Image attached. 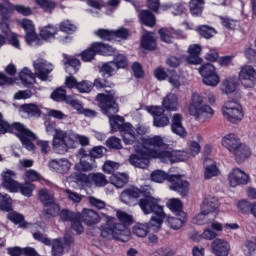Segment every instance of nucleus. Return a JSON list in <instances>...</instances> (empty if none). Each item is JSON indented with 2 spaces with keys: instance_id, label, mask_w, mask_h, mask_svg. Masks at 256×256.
Listing matches in <instances>:
<instances>
[{
  "instance_id": "nucleus-35",
  "label": "nucleus",
  "mask_w": 256,
  "mask_h": 256,
  "mask_svg": "<svg viewBox=\"0 0 256 256\" xmlns=\"http://www.w3.org/2000/svg\"><path fill=\"white\" fill-rule=\"evenodd\" d=\"M20 80L23 85L28 87V85H33L35 83V74L29 70V68L25 67L19 73Z\"/></svg>"
},
{
  "instance_id": "nucleus-44",
  "label": "nucleus",
  "mask_w": 256,
  "mask_h": 256,
  "mask_svg": "<svg viewBox=\"0 0 256 256\" xmlns=\"http://www.w3.org/2000/svg\"><path fill=\"white\" fill-rule=\"evenodd\" d=\"M202 81L204 85H207L208 87H217L221 81V78L215 70L214 72L208 74L206 77L202 78Z\"/></svg>"
},
{
  "instance_id": "nucleus-4",
  "label": "nucleus",
  "mask_w": 256,
  "mask_h": 256,
  "mask_svg": "<svg viewBox=\"0 0 256 256\" xmlns=\"http://www.w3.org/2000/svg\"><path fill=\"white\" fill-rule=\"evenodd\" d=\"M106 217V224L100 226L103 239H116L125 243L129 240V230L123 224H117L115 218L102 214Z\"/></svg>"
},
{
  "instance_id": "nucleus-61",
  "label": "nucleus",
  "mask_w": 256,
  "mask_h": 256,
  "mask_svg": "<svg viewBox=\"0 0 256 256\" xmlns=\"http://www.w3.org/2000/svg\"><path fill=\"white\" fill-rule=\"evenodd\" d=\"M112 63H114V67L116 69H125V67H127V57L118 54L117 56H115L114 61H112Z\"/></svg>"
},
{
  "instance_id": "nucleus-11",
  "label": "nucleus",
  "mask_w": 256,
  "mask_h": 256,
  "mask_svg": "<svg viewBox=\"0 0 256 256\" xmlns=\"http://www.w3.org/2000/svg\"><path fill=\"white\" fill-rule=\"evenodd\" d=\"M171 191H176L181 197H186L189 193V182L181 179V175H171L168 177Z\"/></svg>"
},
{
  "instance_id": "nucleus-52",
  "label": "nucleus",
  "mask_w": 256,
  "mask_h": 256,
  "mask_svg": "<svg viewBox=\"0 0 256 256\" xmlns=\"http://www.w3.org/2000/svg\"><path fill=\"white\" fill-rule=\"evenodd\" d=\"M215 218H209V214L207 213H203V210H201V212L196 215L193 219L194 223H196V225H207L209 223H211V221H214Z\"/></svg>"
},
{
  "instance_id": "nucleus-49",
  "label": "nucleus",
  "mask_w": 256,
  "mask_h": 256,
  "mask_svg": "<svg viewBox=\"0 0 256 256\" xmlns=\"http://www.w3.org/2000/svg\"><path fill=\"white\" fill-rule=\"evenodd\" d=\"M8 219L12 221V223L19 225V227H21L22 229H25V227H27V222H25V217H23V215L17 212L9 213Z\"/></svg>"
},
{
  "instance_id": "nucleus-55",
  "label": "nucleus",
  "mask_w": 256,
  "mask_h": 256,
  "mask_svg": "<svg viewBox=\"0 0 256 256\" xmlns=\"http://www.w3.org/2000/svg\"><path fill=\"white\" fill-rule=\"evenodd\" d=\"M77 91L79 93H91L93 91V82L83 80L77 84Z\"/></svg>"
},
{
  "instance_id": "nucleus-2",
  "label": "nucleus",
  "mask_w": 256,
  "mask_h": 256,
  "mask_svg": "<svg viewBox=\"0 0 256 256\" xmlns=\"http://www.w3.org/2000/svg\"><path fill=\"white\" fill-rule=\"evenodd\" d=\"M144 147H158L160 150L152 149L153 159H159L161 163H167L168 165H173V163H179L180 161H187L189 158V154L186 151L175 150L165 144L161 136L145 139Z\"/></svg>"
},
{
  "instance_id": "nucleus-37",
  "label": "nucleus",
  "mask_w": 256,
  "mask_h": 256,
  "mask_svg": "<svg viewBox=\"0 0 256 256\" xmlns=\"http://www.w3.org/2000/svg\"><path fill=\"white\" fill-rule=\"evenodd\" d=\"M36 3L40 9H42L44 13H48V15H51L57 7V2H55V0H36Z\"/></svg>"
},
{
  "instance_id": "nucleus-38",
  "label": "nucleus",
  "mask_w": 256,
  "mask_h": 256,
  "mask_svg": "<svg viewBox=\"0 0 256 256\" xmlns=\"http://www.w3.org/2000/svg\"><path fill=\"white\" fill-rule=\"evenodd\" d=\"M64 67L69 75H73L79 71V67H81V61L76 58H70L64 62Z\"/></svg>"
},
{
  "instance_id": "nucleus-25",
  "label": "nucleus",
  "mask_w": 256,
  "mask_h": 256,
  "mask_svg": "<svg viewBox=\"0 0 256 256\" xmlns=\"http://www.w3.org/2000/svg\"><path fill=\"white\" fill-rule=\"evenodd\" d=\"M203 165L205 167V179H212V177H217L219 175V169L211 158H206Z\"/></svg>"
},
{
  "instance_id": "nucleus-22",
  "label": "nucleus",
  "mask_w": 256,
  "mask_h": 256,
  "mask_svg": "<svg viewBox=\"0 0 256 256\" xmlns=\"http://www.w3.org/2000/svg\"><path fill=\"white\" fill-rule=\"evenodd\" d=\"M241 140L237 138L235 134H228L222 138V145L225 147L230 153L235 152L238 147H240Z\"/></svg>"
},
{
  "instance_id": "nucleus-31",
  "label": "nucleus",
  "mask_w": 256,
  "mask_h": 256,
  "mask_svg": "<svg viewBox=\"0 0 256 256\" xmlns=\"http://www.w3.org/2000/svg\"><path fill=\"white\" fill-rule=\"evenodd\" d=\"M15 11V4L9 0H5L3 4L0 3V15L2 19H11L13 12Z\"/></svg>"
},
{
  "instance_id": "nucleus-59",
  "label": "nucleus",
  "mask_w": 256,
  "mask_h": 256,
  "mask_svg": "<svg viewBox=\"0 0 256 256\" xmlns=\"http://www.w3.org/2000/svg\"><path fill=\"white\" fill-rule=\"evenodd\" d=\"M199 74L201 75L202 79L206 76L211 75L212 72L216 71L215 66L211 63H206L202 65L199 69Z\"/></svg>"
},
{
  "instance_id": "nucleus-5",
  "label": "nucleus",
  "mask_w": 256,
  "mask_h": 256,
  "mask_svg": "<svg viewBox=\"0 0 256 256\" xmlns=\"http://www.w3.org/2000/svg\"><path fill=\"white\" fill-rule=\"evenodd\" d=\"M188 111L192 117H195L197 121H201L202 123L209 121L215 115L213 108L205 103L203 96L199 93L192 94Z\"/></svg>"
},
{
  "instance_id": "nucleus-14",
  "label": "nucleus",
  "mask_w": 256,
  "mask_h": 256,
  "mask_svg": "<svg viewBox=\"0 0 256 256\" xmlns=\"http://www.w3.org/2000/svg\"><path fill=\"white\" fill-rule=\"evenodd\" d=\"M17 174L13 170H6L2 173V187L8 189L11 193L19 191V182L15 180Z\"/></svg>"
},
{
  "instance_id": "nucleus-23",
  "label": "nucleus",
  "mask_w": 256,
  "mask_h": 256,
  "mask_svg": "<svg viewBox=\"0 0 256 256\" xmlns=\"http://www.w3.org/2000/svg\"><path fill=\"white\" fill-rule=\"evenodd\" d=\"M171 130L175 135H179V137H185L187 135V131L183 127V116L181 114L173 115Z\"/></svg>"
},
{
  "instance_id": "nucleus-56",
  "label": "nucleus",
  "mask_w": 256,
  "mask_h": 256,
  "mask_svg": "<svg viewBox=\"0 0 256 256\" xmlns=\"http://www.w3.org/2000/svg\"><path fill=\"white\" fill-rule=\"evenodd\" d=\"M0 209L11 211V197L8 194L0 193Z\"/></svg>"
},
{
  "instance_id": "nucleus-54",
  "label": "nucleus",
  "mask_w": 256,
  "mask_h": 256,
  "mask_svg": "<svg viewBox=\"0 0 256 256\" xmlns=\"http://www.w3.org/2000/svg\"><path fill=\"white\" fill-rule=\"evenodd\" d=\"M198 31L201 35V37H204V39H211L214 35L217 34V31L214 30L213 27H209L207 25H202L198 28Z\"/></svg>"
},
{
  "instance_id": "nucleus-6",
  "label": "nucleus",
  "mask_w": 256,
  "mask_h": 256,
  "mask_svg": "<svg viewBox=\"0 0 256 256\" xmlns=\"http://www.w3.org/2000/svg\"><path fill=\"white\" fill-rule=\"evenodd\" d=\"M52 147L55 153L65 155L69 149L75 147V133L71 130L65 131L62 129H55Z\"/></svg>"
},
{
  "instance_id": "nucleus-1",
  "label": "nucleus",
  "mask_w": 256,
  "mask_h": 256,
  "mask_svg": "<svg viewBox=\"0 0 256 256\" xmlns=\"http://www.w3.org/2000/svg\"><path fill=\"white\" fill-rule=\"evenodd\" d=\"M99 101V107L104 115L108 116L112 131H129L131 123H125V118L116 115L119 113V105L117 104V96L111 90L108 94H98L96 97Z\"/></svg>"
},
{
  "instance_id": "nucleus-58",
  "label": "nucleus",
  "mask_w": 256,
  "mask_h": 256,
  "mask_svg": "<svg viewBox=\"0 0 256 256\" xmlns=\"http://www.w3.org/2000/svg\"><path fill=\"white\" fill-rule=\"evenodd\" d=\"M19 186L18 191H20V193H22L25 197H31V195H33L35 186L32 183L26 182L24 184H19Z\"/></svg>"
},
{
  "instance_id": "nucleus-33",
  "label": "nucleus",
  "mask_w": 256,
  "mask_h": 256,
  "mask_svg": "<svg viewBox=\"0 0 256 256\" xmlns=\"http://www.w3.org/2000/svg\"><path fill=\"white\" fill-rule=\"evenodd\" d=\"M60 210L61 208L59 207V204L54 201L44 205L43 215L46 219H51V217H57Z\"/></svg>"
},
{
  "instance_id": "nucleus-64",
  "label": "nucleus",
  "mask_w": 256,
  "mask_h": 256,
  "mask_svg": "<svg viewBox=\"0 0 256 256\" xmlns=\"http://www.w3.org/2000/svg\"><path fill=\"white\" fill-rule=\"evenodd\" d=\"M220 21L226 29H235L237 27V20H233L227 16H220Z\"/></svg>"
},
{
  "instance_id": "nucleus-30",
  "label": "nucleus",
  "mask_w": 256,
  "mask_h": 256,
  "mask_svg": "<svg viewBox=\"0 0 256 256\" xmlns=\"http://www.w3.org/2000/svg\"><path fill=\"white\" fill-rule=\"evenodd\" d=\"M156 216H153L149 223H146L148 225V231H154V233H157L161 229V225H163V219L165 217V212L163 214H155Z\"/></svg>"
},
{
  "instance_id": "nucleus-32",
  "label": "nucleus",
  "mask_w": 256,
  "mask_h": 256,
  "mask_svg": "<svg viewBox=\"0 0 256 256\" xmlns=\"http://www.w3.org/2000/svg\"><path fill=\"white\" fill-rule=\"evenodd\" d=\"M141 46L148 51H155V49H157V40L155 39V36L151 33H146L142 38Z\"/></svg>"
},
{
  "instance_id": "nucleus-9",
  "label": "nucleus",
  "mask_w": 256,
  "mask_h": 256,
  "mask_svg": "<svg viewBox=\"0 0 256 256\" xmlns=\"http://www.w3.org/2000/svg\"><path fill=\"white\" fill-rule=\"evenodd\" d=\"M145 198H141L138 205L144 215H163V206L159 205V200L151 196L150 193H144Z\"/></svg>"
},
{
  "instance_id": "nucleus-48",
  "label": "nucleus",
  "mask_w": 256,
  "mask_h": 256,
  "mask_svg": "<svg viewBox=\"0 0 256 256\" xmlns=\"http://www.w3.org/2000/svg\"><path fill=\"white\" fill-rule=\"evenodd\" d=\"M167 207L170 209V211H172L173 213H177L178 215H181V213H183V211H181L183 209V203H181V200L177 198H172L168 200Z\"/></svg>"
},
{
  "instance_id": "nucleus-46",
  "label": "nucleus",
  "mask_w": 256,
  "mask_h": 256,
  "mask_svg": "<svg viewBox=\"0 0 256 256\" xmlns=\"http://www.w3.org/2000/svg\"><path fill=\"white\" fill-rule=\"evenodd\" d=\"M217 234L215 231H213L211 228H206L204 232L199 234H194V236L191 237V239H194V241H200V239H206V241H212V239H216Z\"/></svg>"
},
{
  "instance_id": "nucleus-21",
  "label": "nucleus",
  "mask_w": 256,
  "mask_h": 256,
  "mask_svg": "<svg viewBox=\"0 0 256 256\" xmlns=\"http://www.w3.org/2000/svg\"><path fill=\"white\" fill-rule=\"evenodd\" d=\"M219 209V200L213 196L206 197L201 204V211L213 215Z\"/></svg>"
},
{
  "instance_id": "nucleus-15",
  "label": "nucleus",
  "mask_w": 256,
  "mask_h": 256,
  "mask_svg": "<svg viewBox=\"0 0 256 256\" xmlns=\"http://www.w3.org/2000/svg\"><path fill=\"white\" fill-rule=\"evenodd\" d=\"M149 113L154 117L155 127H167L169 125V117L165 114V109L161 106H152L148 109Z\"/></svg>"
},
{
  "instance_id": "nucleus-16",
  "label": "nucleus",
  "mask_w": 256,
  "mask_h": 256,
  "mask_svg": "<svg viewBox=\"0 0 256 256\" xmlns=\"http://www.w3.org/2000/svg\"><path fill=\"white\" fill-rule=\"evenodd\" d=\"M230 187H237L238 185H247L249 183V175L239 168H234L228 175Z\"/></svg>"
},
{
  "instance_id": "nucleus-40",
  "label": "nucleus",
  "mask_w": 256,
  "mask_h": 256,
  "mask_svg": "<svg viewBox=\"0 0 256 256\" xmlns=\"http://www.w3.org/2000/svg\"><path fill=\"white\" fill-rule=\"evenodd\" d=\"M93 47L94 49H96L98 55H113V53H115V48H113L110 45L107 44H103L101 42H95L93 43Z\"/></svg>"
},
{
  "instance_id": "nucleus-28",
  "label": "nucleus",
  "mask_w": 256,
  "mask_h": 256,
  "mask_svg": "<svg viewBox=\"0 0 256 256\" xmlns=\"http://www.w3.org/2000/svg\"><path fill=\"white\" fill-rule=\"evenodd\" d=\"M238 86L239 80L236 77H229L222 81L221 90L223 93H226V95H229L230 93H234Z\"/></svg>"
},
{
  "instance_id": "nucleus-50",
  "label": "nucleus",
  "mask_w": 256,
  "mask_h": 256,
  "mask_svg": "<svg viewBox=\"0 0 256 256\" xmlns=\"http://www.w3.org/2000/svg\"><path fill=\"white\" fill-rule=\"evenodd\" d=\"M171 175L165 173L163 170H155L151 174V179L154 183H163V181H169Z\"/></svg>"
},
{
  "instance_id": "nucleus-36",
  "label": "nucleus",
  "mask_w": 256,
  "mask_h": 256,
  "mask_svg": "<svg viewBox=\"0 0 256 256\" xmlns=\"http://www.w3.org/2000/svg\"><path fill=\"white\" fill-rule=\"evenodd\" d=\"M139 18L146 27H155V15H153L149 10H142L139 14Z\"/></svg>"
},
{
  "instance_id": "nucleus-7",
  "label": "nucleus",
  "mask_w": 256,
  "mask_h": 256,
  "mask_svg": "<svg viewBox=\"0 0 256 256\" xmlns=\"http://www.w3.org/2000/svg\"><path fill=\"white\" fill-rule=\"evenodd\" d=\"M145 147V141H143L142 148H135V154L129 156V163L136 169H147L153 159V150Z\"/></svg>"
},
{
  "instance_id": "nucleus-17",
  "label": "nucleus",
  "mask_w": 256,
  "mask_h": 256,
  "mask_svg": "<svg viewBox=\"0 0 256 256\" xmlns=\"http://www.w3.org/2000/svg\"><path fill=\"white\" fill-rule=\"evenodd\" d=\"M80 215L82 221L88 227H93V225H98V223H101V216L99 215V213H97V211L93 209L84 208Z\"/></svg>"
},
{
  "instance_id": "nucleus-8",
  "label": "nucleus",
  "mask_w": 256,
  "mask_h": 256,
  "mask_svg": "<svg viewBox=\"0 0 256 256\" xmlns=\"http://www.w3.org/2000/svg\"><path fill=\"white\" fill-rule=\"evenodd\" d=\"M222 115L229 123H240L243 119V108L237 101L229 100L222 107Z\"/></svg>"
},
{
  "instance_id": "nucleus-57",
  "label": "nucleus",
  "mask_w": 256,
  "mask_h": 256,
  "mask_svg": "<svg viewBox=\"0 0 256 256\" xmlns=\"http://www.w3.org/2000/svg\"><path fill=\"white\" fill-rule=\"evenodd\" d=\"M119 167V163L108 160L103 165V172L108 173L109 175H115L114 173L117 171V169H119Z\"/></svg>"
},
{
  "instance_id": "nucleus-45",
  "label": "nucleus",
  "mask_w": 256,
  "mask_h": 256,
  "mask_svg": "<svg viewBox=\"0 0 256 256\" xmlns=\"http://www.w3.org/2000/svg\"><path fill=\"white\" fill-rule=\"evenodd\" d=\"M90 179L95 184V187H105L109 183L107 176L103 173H92L90 174Z\"/></svg>"
},
{
  "instance_id": "nucleus-39",
  "label": "nucleus",
  "mask_w": 256,
  "mask_h": 256,
  "mask_svg": "<svg viewBox=\"0 0 256 256\" xmlns=\"http://www.w3.org/2000/svg\"><path fill=\"white\" fill-rule=\"evenodd\" d=\"M203 5H205V0H191L189 3L191 15L199 17L203 13Z\"/></svg>"
},
{
  "instance_id": "nucleus-42",
  "label": "nucleus",
  "mask_w": 256,
  "mask_h": 256,
  "mask_svg": "<svg viewBox=\"0 0 256 256\" xmlns=\"http://www.w3.org/2000/svg\"><path fill=\"white\" fill-rule=\"evenodd\" d=\"M57 35V27L49 24L40 29V37L44 39V41H48V39H53Z\"/></svg>"
},
{
  "instance_id": "nucleus-19",
  "label": "nucleus",
  "mask_w": 256,
  "mask_h": 256,
  "mask_svg": "<svg viewBox=\"0 0 256 256\" xmlns=\"http://www.w3.org/2000/svg\"><path fill=\"white\" fill-rule=\"evenodd\" d=\"M141 197V190L138 188H128L121 192L120 201L124 205H133L135 199Z\"/></svg>"
},
{
  "instance_id": "nucleus-63",
  "label": "nucleus",
  "mask_w": 256,
  "mask_h": 256,
  "mask_svg": "<svg viewBox=\"0 0 256 256\" xmlns=\"http://www.w3.org/2000/svg\"><path fill=\"white\" fill-rule=\"evenodd\" d=\"M88 201H89V204L92 206V207H94L95 209H99V210H101V209H105V207H106V203H105V201H103V200H101V199H98V198H96V197H94V196H89L88 197Z\"/></svg>"
},
{
  "instance_id": "nucleus-26",
  "label": "nucleus",
  "mask_w": 256,
  "mask_h": 256,
  "mask_svg": "<svg viewBox=\"0 0 256 256\" xmlns=\"http://www.w3.org/2000/svg\"><path fill=\"white\" fill-rule=\"evenodd\" d=\"M185 221H187L185 212H180L178 216H168L167 218V224L171 229H174V231L181 229Z\"/></svg>"
},
{
  "instance_id": "nucleus-3",
  "label": "nucleus",
  "mask_w": 256,
  "mask_h": 256,
  "mask_svg": "<svg viewBox=\"0 0 256 256\" xmlns=\"http://www.w3.org/2000/svg\"><path fill=\"white\" fill-rule=\"evenodd\" d=\"M17 131V137L20 139L22 145L28 151H33L35 149V145L33 141L37 139V136L31 132L29 129L25 128V126L21 123H14L9 125L5 120H3V115L0 113V135H5V133Z\"/></svg>"
},
{
  "instance_id": "nucleus-62",
  "label": "nucleus",
  "mask_w": 256,
  "mask_h": 256,
  "mask_svg": "<svg viewBox=\"0 0 256 256\" xmlns=\"http://www.w3.org/2000/svg\"><path fill=\"white\" fill-rule=\"evenodd\" d=\"M106 145L107 147H109V149H123V145L121 144V139L115 136L108 138L106 141Z\"/></svg>"
},
{
  "instance_id": "nucleus-51",
  "label": "nucleus",
  "mask_w": 256,
  "mask_h": 256,
  "mask_svg": "<svg viewBox=\"0 0 256 256\" xmlns=\"http://www.w3.org/2000/svg\"><path fill=\"white\" fill-rule=\"evenodd\" d=\"M96 55H98L97 48L93 47V44H92L90 48L84 50L81 53V59L82 61H85L86 63H88V61H93Z\"/></svg>"
},
{
  "instance_id": "nucleus-10",
  "label": "nucleus",
  "mask_w": 256,
  "mask_h": 256,
  "mask_svg": "<svg viewBox=\"0 0 256 256\" xmlns=\"http://www.w3.org/2000/svg\"><path fill=\"white\" fill-rule=\"evenodd\" d=\"M59 217L61 221H68L71 223L72 229L76 231L78 235L83 233V223L81 222V213H74L67 209H64L60 212Z\"/></svg>"
},
{
  "instance_id": "nucleus-60",
  "label": "nucleus",
  "mask_w": 256,
  "mask_h": 256,
  "mask_svg": "<svg viewBox=\"0 0 256 256\" xmlns=\"http://www.w3.org/2000/svg\"><path fill=\"white\" fill-rule=\"evenodd\" d=\"M117 218L119 219L120 222H122L121 225H124V227L126 228H127L126 225H131V223H133V216L123 211H117Z\"/></svg>"
},
{
  "instance_id": "nucleus-24",
  "label": "nucleus",
  "mask_w": 256,
  "mask_h": 256,
  "mask_svg": "<svg viewBox=\"0 0 256 256\" xmlns=\"http://www.w3.org/2000/svg\"><path fill=\"white\" fill-rule=\"evenodd\" d=\"M162 105L166 111H177L179 109V98L176 94L169 93L164 97Z\"/></svg>"
},
{
  "instance_id": "nucleus-12",
  "label": "nucleus",
  "mask_w": 256,
  "mask_h": 256,
  "mask_svg": "<svg viewBox=\"0 0 256 256\" xmlns=\"http://www.w3.org/2000/svg\"><path fill=\"white\" fill-rule=\"evenodd\" d=\"M239 79L244 87H255L256 83V71L251 65H245L239 72Z\"/></svg>"
},
{
  "instance_id": "nucleus-43",
  "label": "nucleus",
  "mask_w": 256,
  "mask_h": 256,
  "mask_svg": "<svg viewBox=\"0 0 256 256\" xmlns=\"http://www.w3.org/2000/svg\"><path fill=\"white\" fill-rule=\"evenodd\" d=\"M132 232L136 237H147V235H149V225H147V223H137L133 226Z\"/></svg>"
},
{
  "instance_id": "nucleus-47",
  "label": "nucleus",
  "mask_w": 256,
  "mask_h": 256,
  "mask_svg": "<svg viewBox=\"0 0 256 256\" xmlns=\"http://www.w3.org/2000/svg\"><path fill=\"white\" fill-rule=\"evenodd\" d=\"M39 199L44 206L55 202V196L47 189H41L39 191Z\"/></svg>"
},
{
  "instance_id": "nucleus-13",
  "label": "nucleus",
  "mask_w": 256,
  "mask_h": 256,
  "mask_svg": "<svg viewBox=\"0 0 256 256\" xmlns=\"http://www.w3.org/2000/svg\"><path fill=\"white\" fill-rule=\"evenodd\" d=\"M33 67L38 79H41V81H47V79H49V74L53 71V65L43 59H37L34 61Z\"/></svg>"
},
{
  "instance_id": "nucleus-34",
  "label": "nucleus",
  "mask_w": 256,
  "mask_h": 256,
  "mask_svg": "<svg viewBox=\"0 0 256 256\" xmlns=\"http://www.w3.org/2000/svg\"><path fill=\"white\" fill-rule=\"evenodd\" d=\"M20 111L29 117H41V110L35 104H23L20 106Z\"/></svg>"
},
{
  "instance_id": "nucleus-27",
  "label": "nucleus",
  "mask_w": 256,
  "mask_h": 256,
  "mask_svg": "<svg viewBox=\"0 0 256 256\" xmlns=\"http://www.w3.org/2000/svg\"><path fill=\"white\" fill-rule=\"evenodd\" d=\"M110 183L114 185L116 189H123L127 183H129V175L127 173H116L110 176Z\"/></svg>"
},
{
  "instance_id": "nucleus-20",
  "label": "nucleus",
  "mask_w": 256,
  "mask_h": 256,
  "mask_svg": "<svg viewBox=\"0 0 256 256\" xmlns=\"http://www.w3.org/2000/svg\"><path fill=\"white\" fill-rule=\"evenodd\" d=\"M49 167L56 171V173L65 175V173H69V169H71V162H69L67 158L54 159L49 163Z\"/></svg>"
},
{
  "instance_id": "nucleus-18",
  "label": "nucleus",
  "mask_w": 256,
  "mask_h": 256,
  "mask_svg": "<svg viewBox=\"0 0 256 256\" xmlns=\"http://www.w3.org/2000/svg\"><path fill=\"white\" fill-rule=\"evenodd\" d=\"M212 253L216 256H227L229 255V251H231V246L229 242L217 238L211 244Z\"/></svg>"
},
{
  "instance_id": "nucleus-53",
  "label": "nucleus",
  "mask_w": 256,
  "mask_h": 256,
  "mask_svg": "<svg viewBox=\"0 0 256 256\" xmlns=\"http://www.w3.org/2000/svg\"><path fill=\"white\" fill-rule=\"evenodd\" d=\"M123 141L125 145H133L135 143V130H133V125L130 124L129 130H123Z\"/></svg>"
},
{
  "instance_id": "nucleus-41",
  "label": "nucleus",
  "mask_w": 256,
  "mask_h": 256,
  "mask_svg": "<svg viewBox=\"0 0 256 256\" xmlns=\"http://www.w3.org/2000/svg\"><path fill=\"white\" fill-rule=\"evenodd\" d=\"M51 255L52 256H63L65 253V247L63 246V242L61 238H56L51 241Z\"/></svg>"
},
{
  "instance_id": "nucleus-29",
  "label": "nucleus",
  "mask_w": 256,
  "mask_h": 256,
  "mask_svg": "<svg viewBox=\"0 0 256 256\" xmlns=\"http://www.w3.org/2000/svg\"><path fill=\"white\" fill-rule=\"evenodd\" d=\"M232 155H234L237 163H243L245 159L251 155V149L245 144H240L238 149L234 151Z\"/></svg>"
}]
</instances>
